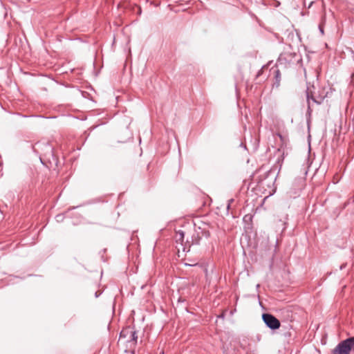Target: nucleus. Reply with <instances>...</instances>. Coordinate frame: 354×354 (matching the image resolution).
I'll use <instances>...</instances> for the list:
<instances>
[{"instance_id":"nucleus-1","label":"nucleus","mask_w":354,"mask_h":354,"mask_svg":"<svg viewBox=\"0 0 354 354\" xmlns=\"http://www.w3.org/2000/svg\"><path fill=\"white\" fill-rule=\"evenodd\" d=\"M35 152L39 153V159L42 164L48 162L50 164L57 165V158L54 152L53 146L48 142H38L32 147Z\"/></svg>"},{"instance_id":"nucleus-2","label":"nucleus","mask_w":354,"mask_h":354,"mask_svg":"<svg viewBox=\"0 0 354 354\" xmlns=\"http://www.w3.org/2000/svg\"><path fill=\"white\" fill-rule=\"evenodd\" d=\"M354 351V336L341 341L332 351V354H350Z\"/></svg>"},{"instance_id":"nucleus-3","label":"nucleus","mask_w":354,"mask_h":354,"mask_svg":"<svg viewBox=\"0 0 354 354\" xmlns=\"http://www.w3.org/2000/svg\"><path fill=\"white\" fill-rule=\"evenodd\" d=\"M325 90V88H322V90L319 91V93L316 96H314L313 95L310 94L308 91H306V99L308 103L307 114L309 116L311 115L312 112L310 100H312L313 102L316 103L317 104H321L323 102L324 100L328 96L329 93H332L330 88H329L330 91H326Z\"/></svg>"},{"instance_id":"nucleus-4","label":"nucleus","mask_w":354,"mask_h":354,"mask_svg":"<svg viewBox=\"0 0 354 354\" xmlns=\"http://www.w3.org/2000/svg\"><path fill=\"white\" fill-rule=\"evenodd\" d=\"M301 59V56L296 53L284 52L280 55L278 59V62L280 64L283 63L293 64L295 63L299 62Z\"/></svg>"},{"instance_id":"nucleus-5","label":"nucleus","mask_w":354,"mask_h":354,"mask_svg":"<svg viewBox=\"0 0 354 354\" xmlns=\"http://www.w3.org/2000/svg\"><path fill=\"white\" fill-rule=\"evenodd\" d=\"M262 319L266 326L271 330H277L280 328L281 323L273 315L270 313H263Z\"/></svg>"},{"instance_id":"nucleus-6","label":"nucleus","mask_w":354,"mask_h":354,"mask_svg":"<svg viewBox=\"0 0 354 354\" xmlns=\"http://www.w3.org/2000/svg\"><path fill=\"white\" fill-rule=\"evenodd\" d=\"M201 231L196 230L195 233L192 236V244L198 245L200 243V240L201 239Z\"/></svg>"},{"instance_id":"nucleus-7","label":"nucleus","mask_w":354,"mask_h":354,"mask_svg":"<svg viewBox=\"0 0 354 354\" xmlns=\"http://www.w3.org/2000/svg\"><path fill=\"white\" fill-rule=\"evenodd\" d=\"M281 82V73L279 70L277 69L274 71V82L273 83V86H276L277 88L279 86Z\"/></svg>"},{"instance_id":"nucleus-8","label":"nucleus","mask_w":354,"mask_h":354,"mask_svg":"<svg viewBox=\"0 0 354 354\" xmlns=\"http://www.w3.org/2000/svg\"><path fill=\"white\" fill-rule=\"evenodd\" d=\"M185 233L183 230H179L176 232V242L183 243L184 240Z\"/></svg>"},{"instance_id":"nucleus-9","label":"nucleus","mask_w":354,"mask_h":354,"mask_svg":"<svg viewBox=\"0 0 354 354\" xmlns=\"http://www.w3.org/2000/svg\"><path fill=\"white\" fill-rule=\"evenodd\" d=\"M129 333L130 334L131 340L136 343L138 339L137 332L136 330H131L129 329Z\"/></svg>"},{"instance_id":"nucleus-10","label":"nucleus","mask_w":354,"mask_h":354,"mask_svg":"<svg viewBox=\"0 0 354 354\" xmlns=\"http://www.w3.org/2000/svg\"><path fill=\"white\" fill-rule=\"evenodd\" d=\"M198 230L201 231V237L204 236L206 239L209 238L210 236L209 232L205 229H202L201 227H198Z\"/></svg>"},{"instance_id":"nucleus-11","label":"nucleus","mask_w":354,"mask_h":354,"mask_svg":"<svg viewBox=\"0 0 354 354\" xmlns=\"http://www.w3.org/2000/svg\"><path fill=\"white\" fill-rule=\"evenodd\" d=\"M129 329H130V328L129 327V328H126V329H124V330H122V331L120 332V338H122V337H124H124H126L127 336V335L129 334Z\"/></svg>"},{"instance_id":"nucleus-12","label":"nucleus","mask_w":354,"mask_h":354,"mask_svg":"<svg viewBox=\"0 0 354 354\" xmlns=\"http://www.w3.org/2000/svg\"><path fill=\"white\" fill-rule=\"evenodd\" d=\"M319 30L321 34L324 35V28L321 24L319 25Z\"/></svg>"},{"instance_id":"nucleus-13","label":"nucleus","mask_w":354,"mask_h":354,"mask_svg":"<svg viewBox=\"0 0 354 354\" xmlns=\"http://www.w3.org/2000/svg\"><path fill=\"white\" fill-rule=\"evenodd\" d=\"M232 202H234V199H232V198L228 201V204H227V209H230V205H231V203H232Z\"/></svg>"},{"instance_id":"nucleus-14","label":"nucleus","mask_w":354,"mask_h":354,"mask_svg":"<svg viewBox=\"0 0 354 354\" xmlns=\"http://www.w3.org/2000/svg\"><path fill=\"white\" fill-rule=\"evenodd\" d=\"M346 267V263H343L339 266V270H343Z\"/></svg>"},{"instance_id":"nucleus-15","label":"nucleus","mask_w":354,"mask_h":354,"mask_svg":"<svg viewBox=\"0 0 354 354\" xmlns=\"http://www.w3.org/2000/svg\"><path fill=\"white\" fill-rule=\"evenodd\" d=\"M277 136L279 137V138H280V140H281V141H283V139H284V138H283V136H282L281 134L278 133V134H277Z\"/></svg>"},{"instance_id":"nucleus-16","label":"nucleus","mask_w":354,"mask_h":354,"mask_svg":"<svg viewBox=\"0 0 354 354\" xmlns=\"http://www.w3.org/2000/svg\"><path fill=\"white\" fill-rule=\"evenodd\" d=\"M100 295H101V292H95V297L96 298H97Z\"/></svg>"},{"instance_id":"nucleus-17","label":"nucleus","mask_w":354,"mask_h":354,"mask_svg":"<svg viewBox=\"0 0 354 354\" xmlns=\"http://www.w3.org/2000/svg\"><path fill=\"white\" fill-rule=\"evenodd\" d=\"M284 335L286 337H289V336H290V333L289 332H288V333H284Z\"/></svg>"},{"instance_id":"nucleus-18","label":"nucleus","mask_w":354,"mask_h":354,"mask_svg":"<svg viewBox=\"0 0 354 354\" xmlns=\"http://www.w3.org/2000/svg\"><path fill=\"white\" fill-rule=\"evenodd\" d=\"M61 217H62V215H57V221H59V218H61Z\"/></svg>"},{"instance_id":"nucleus-19","label":"nucleus","mask_w":354,"mask_h":354,"mask_svg":"<svg viewBox=\"0 0 354 354\" xmlns=\"http://www.w3.org/2000/svg\"><path fill=\"white\" fill-rule=\"evenodd\" d=\"M271 173H272V172H271L270 171H269L268 172V174H267V175H268V176H269Z\"/></svg>"}]
</instances>
